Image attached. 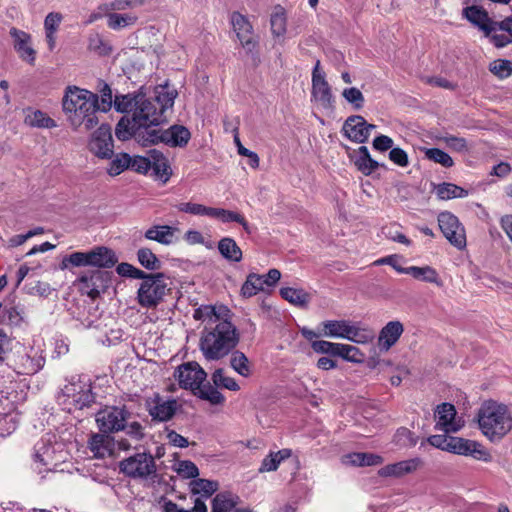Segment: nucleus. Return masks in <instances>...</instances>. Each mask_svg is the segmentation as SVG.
<instances>
[{"instance_id": "f257e3e1", "label": "nucleus", "mask_w": 512, "mask_h": 512, "mask_svg": "<svg viewBox=\"0 0 512 512\" xmlns=\"http://www.w3.org/2000/svg\"><path fill=\"white\" fill-rule=\"evenodd\" d=\"M62 110L72 129L92 130L99 123L98 94L69 85L62 98Z\"/></svg>"}, {"instance_id": "f03ea898", "label": "nucleus", "mask_w": 512, "mask_h": 512, "mask_svg": "<svg viewBox=\"0 0 512 512\" xmlns=\"http://www.w3.org/2000/svg\"><path fill=\"white\" fill-rule=\"evenodd\" d=\"M478 428L491 442L503 439L512 429V414L508 406L497 401L483 402L477 412Z\"/></svg>"}, {"instance_id": "7ed1b4c3", "label": "nucleus", "mask_w": 512, "mask_h": 512, "mask_svg": "<svg viewBox=\"0 0 512 512\" xmlns=\"http://www.w3.org/2000/svg\"><path fill=\"white\" fill-rule=\"evenodd\" d=\"M239 342L235 326L223 319L211 330L204 331L200 339V349L207 360H219L230 353Z\"/></svg>"}, {"instance_id": "20e7f679", "label": "nucleus", "mask_w": 512, "mask_h": 512, "mask_svg": "<svg viewBox=\"0 0 512 512\" xmlns=\"http://www.w3.org/2000/svg\"><path fill=\"white\" fill-rule=\"evenodd\" d=\"M323 337L345 339L357 344H366L374 339V331L348 320H326L318 325Z\"/></svg>"}, {"instance_id": "39448f33", "label": "nucleus", "mask_w": 512, "mask_h": 512, "mask_svg": "<svg viewBox=\"0 0 512 512\" xmlns=\"http://www.w3.org/2000/svg\"><path fill=\"white\" fill-rule=\"evenodd\" d=\"M117 262L114 252L107 247L97 246L89 251H77L65 256L61 263L62 270L71 267L110 268Z\"/></svg>"}, {"instance_id": "423d86ee", "label": "nucleus", "mask_w": 512, "mask_h": 512, "mask_svg": "<svg viewBox=\"0 0 512 512\" xmlns=\"http://www.w3.org/2000/svg\"><path fill=\"white\" fill-rule=\"evenodd\" d=\"M168 290L164 274H150L140 283L137 301L143 308H155L163 301Z\"/></svg>"}, {"instance_id": "0eeeda50", "label": "nucleus", "mask_w": 512, "mask_h": 512, "mask_svg": "<svg viewBox=\"0 0 512 512\" xmlns=\"http://www.w3.org/2000/svg\"><path fill=\"white\" fill-rule=\"evenodd\" d=\"M190 132L184 126H172L169 129H151L145 135L139 134L138 142L143 146L164 143L171 147L183 146L188 143Z\"/></svg>"}, {"instance_id": "6e6552de", "label": "nucleus", "mask_w": 512, "mask_h": 512, "mask_svg": "<svg viewBox=\"0 0 512 512\" xmlns=\"http://www.w3.org/2000/svg\"><path fill=\"white\" fill-rule=\"evenodd\" d=\"M119 470L131 478L147 479L156 475V463L149 453H136L119 462Z\"/></svg>"}, {"instance_id": "1a4fd4ad", "label": "nucleus", "mask_w": 512, "mask_h": 512, "mask_svg": "<svg viewBox=\"0 0 512 512\" xmlns=\"http://www.w3.org/2000/svg\"><path fill=\"white\" fill-rule=\"evenodd\" d=\"M59 400L68 411L83 409L93 402L90 385L80 380L71 381L62 389Z\"/></svg>"}, {"instance_id": "9d476101", "label": "nucleus", "mask_w": 512, "mask_h": 512, "mask_svg": "<svg viewBox=\"0 0 512 512\" xmlns=\"http://www.w3.org/2000/svg\"><path fill=\"white\" fill-rule=\"evenodd\" d=\"M134 125L145 129H153V126H158L164 122L162 120V113L157 110V106L151 99H148L143 94H138V100L132 115Z\"/></svg>"}, {"instance_id": "9b49d317", "label": "nucleus", "mask_w": 512, "mask_h": 512, "mask_svg": "<svg viewBox=\"0 0 512 512\" xmlns=\"http://www.w3.org/2000/svg\"><path fill=\"white\" fill-rule=\"evenodd\" d=\"M449 442L448 452L450 453L471 457L485 463L492 461V455L489 450L478 441L450 436Z\"/></svg>"}, {"instance_id": "f8f14e48", "label": "nucleus", "mask_w": 512, "mask_h": 512, "mask_svg": "<svg viewBox=\"0 0 512 512\" xmlns=\"http://www.w3.org/2000/svg\"><path fill=\"white\" fill-rule=\"evenodd\" d=\"M438 224L444 237L459 250L466 247V233L458 218L450 212H442L438 216Z\"/></svg>"}, {"instance_id": "ddd939ff", "label": "nucleus", "mask_w": 512, "mask_h": 512, "mask_svg": "<svg viewBox=\"0 0 512 512\" xmlns=\"http://www.w3.org/2000/svg\"><path fill=\"white\" fill-rule=\"evenodd\" d=\"M128 416L124 408L106 407L96 414V423L101 432H118L125 428Z\"/></svg>"}, {"instance_id": "4468645a", "label": "nucleus", "mask_w": 512, "mask_h": 512, "mask_svg": "<svg viewBox=\"0 0 512 512\" xmlns=\"http://www.w3.org/2000/svg\"><path fill=\"white\" fill-rule=\"evenodd\" d=\"M174 376L181 388L194 392L205 382L207 374L197 362H187L177 368Z\"/></svg>"}, {"instance_id": "2eb2a0df", "label": "nucleus", "mask_w": 512, "mask_h": 512, "mask_svg": "<svg viewBox=\"0 0 512 512\" xmlns=\"http://www.w3.org/2000/svg\"><path fill=\"white\" fill-rule=\"evenodd\" d=\"M312 100L323 108H330L333 103L332 90L326 80L325 73L320 69V62L317 61L312 71Z\"/></svg>"}, {"instance_id": "dca6fc26", "label": "nucleus", "mask_w": 512, "mask_h": 512, "mask_svg": "<svg viewBox=\"0 0 512 512\" xmlns=\"http://www.w3.org/2000/svg\"><path fill=\"white\" fill-rule=\"evenodd\" d=\"M435 428L445 433H456L463 426L464 421L457 416L454 405L442 403L435 409Z\"/></svg>"}, {"instance_id": "f3484780", "label": "nucleus", "mask_w": 512, "mask_h": 512, "mask_svg": "<svg viewBox=\"0 0 512 512\" xmlns=\"http://www.w3.org/2000/svg\"><path fill=\"white\" fill-rule=\"evenodd\" d=\"M113 148L111 128L107 125H101L92 134L89 142L90 151L99 158L109 159L113 156Z\"/></svg>"}, {"instance_id": "a211bd4d", "label": "nucleus", "mask_w": 512, "mask_h": 512, "mask_svg": "<svg viewBox=\"0 0 512 512\" xmlns=\"http://www.w3.org/2000/svg\"><path fill=\"white\" fill-rule=\"evenodd\" d=\"M375 125L368 124L366 120L360 115L350 116L344 122L342 131L344 135L351 141L357 143H364L370 136Z\"/></svg>"}, {"instance_id": "6ab92c4d", "label": "nucleus", "mask_w": 512, "mask_h": 512, "mask_svg": "<svg viewBox=\"0 0 512 512\" xmlns=\"http://www.w3.org/2000/svg\"><path fill=\"white\" fill-rule=\"evenodd\" d=\"M76 284H78L79 290L82 294H85L92 300H95L99 297L101 290L104 287V273L100 270L82 272L78 276Z\"/></svg>"}, {"instance_id": "aec40b11", "label": "nucleus", "mask_w": 512, "mask_h": 512, "mask_svg": "<svg viewBox=\"0 0 512 512\" xmlns=\"http://www.w3.org/2000/svg\"><path fill=\"white\" fill-rule=\"evenodd\" d=\"M147 410L153 420L168 421L176 412L177 402L175 400H165L155 395L146 401Z\"/></svg>"}, {"instance_id": "412c9836", "label": "nucleus", "mask_w": 512, "mask_h": 512, "mask_svg": "<svg viewBox=\"0 0 512 512\" xmlns=\"http://www.w3.org/2000/svg\"><path fill=\"white\" fill-rule=\"evenodd\" d=\"M463 17H465L471 24L477 27L484 35L495 31L496 21L490 18L488 12L476 5L468 6L463 9Z\"/></svg>"}, {"instance_id": "4be33fe9", "label": "nucleus", "mask_w": 512, "mask_h": 512, "mask_svg": "<svg viewBox=\"0 0 512 512\" xmlns=\"http://www.w3.org/2000/svg\"><path fill=\"white\" fill-rule=\"evenodd\" d=\"M231 23L242 47L252 51L256 43L253 40V27L249 20L241 13L234 12L231 15Z\"/></svg>"}, {"instance_id": "5701e85b", "label": "nucleus", "mask_w": 512, "mask_h": 512, "mask_svg": "<svg viewBox=\"0 0 512 512\" xmlns=\"http://www.w3.org/2000/svg\"><path fill=\"white\" fill-rule=\"evenodd\" d=\"M10 35L13 38V46L19 57L29 64H34L36 51L32 47L31 35L16 28L10 30Z\"/></svg>"}, {"instance_id": "b1692460", "label": "nucleus", "mask_w": 512, "mask_h": 512, "mask_svg": "<svg viewBox=\"0 0 512 512\" xmlns=\"http://www.w3.org/2000/svg\"><path fill=\"white\" fill-rule=\"evenodd\" d=\"M88 448L94 458L104 459L113 456L115 441L107 433H94L88 440Z\"/></svg>"}, {"instance_id": "393cba45", "label": "nucleus", "mask_w": 512, "mask_h": 512, "mask_svg": "<svg viewBox=\"0 0 512 512\" xmlns=\"http://www.w3.org/2000/svg\"><path fill=\"white\" fill-rule=\"evenodd\" d=\"M44 364L41 357L32 356L21 348L13 360V368L18 374L30 375L38 372Z\"/></svg>"}, {"instance_id": "a878e982", "label": "nucleus", "mask_w": 512, "mask_h": 512, "mask_svg": "<svg viewBox=\"0 0 512 512\" xmlns=\"http://www.w3.org/2000/svg\"><path fill=\"white\" fill-rule=\"evenodd\" d=\"M423 461L416 457L403 460L397 463L388 464L379 470V475L383 477H402L406 474L413 473L421 468Z\"/></svg>"}, {"instance_id": "bb28decb", "label": "nucleus", "mask_w": 512, "mask_h": 512, "mask_svg": "<svg viewBox=\"0 0 512 512\" xmlns=\"http://www.w3.org/2000/svg\"><path fill=\"white\" fill-rule=\"evenodd\" d=\"M34 459L35 462L46 467L47 470H52L62 460V457L57 455L56 445L41 441L35 446Z\"/></svg>"}, {"instance_id": "cd10ccee", "label": "nucleus", "mask_w": 512, "mask_h": 512, "mask_svg": "<svg viewBox=\"0 0 512 512\" xmlns=\"http://www.w3.org/2000/svg\"><path fill=\"white\" fill-rule=\"evenodd\" d=\"M178 229L169 225H153L148 228L144 237L147 240L156 241L159 244L169 246L176 241Z\"/></svg>"}, {"instance_id": "c85d7f7f", "label": "nucleus", "mask_w": 512, "mask_h": 512, "mask_svg": "<svg viewBox=\"0 0 512 512\" xmlns=\"http://www.w3.org/2000/svg\"><path fill=\"white\" fill-rule=\"evenodd\" d=\"M403 331L404 327L400 321L388 322L380 331L379 346L384 350H389L398 341Z\"/></svg>"}, {"instance_id": "c756f323", "label": "nucleus", "mask_w": 512, "mask_h": 512, "mask_svg": "<svg viewBox=\"0 0 512 512\" xmlns=\"http://www.w3.org/2000/svg\"><path fill=\"white\" fill-rule=\"evenodd\" d=\"M155 97L152 102L157 106V110L162 113V120L165 121L164 113L174 105L177 91L168 85H160L155 88Z\"/></svg>"}, {"instance_id": "7c9ffc66", "label": "nucleus", "mask_w": 512, "mask_h": 512, "mask_svg": "<svg viewBox=\"0 0 512 512\" xmlns=\"http://www.w3.org/2000/svg\"><path fill=\"white\" fill-rule=\"evenodd\" d=\"M151 156V169L157 179L166 183L171 174V167L167 158L159 151L153 149L150 151Z\"/></svg>"}, {"instance_id": "2f4dec72", "label": "nucleus", "mask_w": 512, "mask_h": 512, "mask_svg": "<svg viewBox=\"0 0 512 512\" xmlns=\"http://www.w3.org/2000/svg\"><path fill=\"white\" fill-rule=\"evenodd\" d=\"M292 456V450L284 448L278 451H270L261 462L260 473L273 472L278 469L280 464Z\"/></svg>"}, {"instance_id": "473e14b6", "label": "nucleus", "mask_w": 512, "mask_h": 512, "mask_svg": "<svg viewBox=\"0 0 512 512\" xmlns=\"http://www.w3.org/2000/svg\"><path fill=\"white\" fill-rule=\"evenodd\" d=\"M408 275H411L414 279L423 281L426 283L434 284L438 287L443 285L439 273L431 266H410L407 271Z\"/></svg>"}, {"instance_id": "72a5a7b5", "label": "nucleus", "mask_w": 512, "mask_h": 512, "mask_svg": "<svg viewBox=\"0 0 512 512\" xmlns=\"http://www.w3.org/2000/svg\"><path fill=\"white\" fill-rule=\"evenodd\" d=\"M382 462L383 458L373 453H350L342 457V463L348 466H375Z\"/></svg>"}, {"instance_id": "f704fd0d", "label": "nucleus", "mask_w": 512, "mask_h": 512, "mask_svg": "<svg viewBox=\"0 0 512 512\" xmlns=\"http://www.w3.org/2000/svg\"><path fill=\"white\" fill-rule=\"evenodd\" d=\"M148 129H143L142 127H138V125H134L133 118H122L115 129L116 137L121 140L125 141L130 139L131 137H135L138 140L139 134L145 135V132Z\"/></svg>"}, {"instance_id": "c9c22d12", "label": "nucleus", "mask_w": 512, "mask_h": 512, "mask_svg": "<svg viewBox=\"0 0 512 512\" xmlns=\"http://www.w3.org/2000/svg\"><path fill=\"white\" fill-rule=\"evenodd\" d=\"M24 114V123L30 127L53 128L56 126L55 121L41 110L28 108Z\"/></svg>"}, {"instance_id": "e433bc0d", "label": "nucleus", "mask_w": 512, "mask_h": 512, "mask_svg": "<svg viewBox=\"0 0 512 512\" xmlns=\"http://www.w3.org/2000/svg\"><path fill=\"white\" fill-rule=\"evenodd\" d=\"M228 313L229 310L225 306L217 308L215 306L206 305L195 310L194 318L196 320H208L209 322L214 323L222 321Z\"/></svg>"}, {"instance_id": "4c0bfd02", "label": "nucleus", "mask_w": 512, "mask_h": 512, "mask_svg": "<svg viewBox=\"0 0 512 512\" xmlns=\"http://www.w3.org/2000/svg\"><path fill=\"white\" fill-rule=\"evenodd\" d=\"M354 164L364 175H370L378 168V163L371 158L366 146H360L358 148Z\"/></svg>"}, {"instance_id": "58836bf2", "label": "nucleus", "mask_w": 512, "mask_h": 512, "mask_svg": "<svg viewBox=\"0 0 512 512\" xmlns=\"http://www.w3.org/2000/svg\"><path fill=\"white\" fill-rule=\"evenodd\" d=\"M218 250L228 261L240 262L242 259V250L236 241L230 237H224L218 242Z\"/></svg>"}, {"instance_id": "ea45409f", "label": "nucleus", "mask_w": 512, "mask_h": 512, "mask_svg": "<svg viewBox=\"0 0 512 512\" xmlns=\"http://www.w3.org/2000/svg\"><path fill=\"white\" fill-rule=\"evenodd\" d=\"M280 295L289 303L301 308L306 307L310 301V295L303 289L285 287L280 290Z\"/></svg>"}, {"instance_id": "a19ab883", "label": "nucleus", "mask_w": 512, "mask_h": 512, "mask_svg": "<svg viewBox=\"0 0 512 512\" xmlns=\"http://www.w3.org/2000/svg\"><path fill=\"white\" fill-rule=\"evenodd\" d=\"M270 24L272 34L275 37H281L285 35L287 18L285 9L282 6L278 5L274 7L270 18Z\"/></svg>"}, {"instance_id": "79ce46f5", "label": "nucleus", "mask_w": 512, "mask_h": 512, "mask_svg": "<svg viewBox=\"0 0 512 512\" xmlns=\"http://www.w3.org/2000/svg\"><path fill=\"white\" fill-rule=\"evenodd\" d=\"M107 25L112 30H120L136 23L138 17L133 13H107Z\"/></svg>"}, {"instance_id": "37998d69", "label": "nucleus", "mask_w": 512, "mask_h": 512, "mask_svg": "<svg viewBox=\"0 0 512 512\" xmlns=\"http://www.w3.org/2000/svg\"><path fill=\"white\" fill-rule=\"evenodd\" d=\"M191 492L201 499H208L218 490V483L207 479H196L190 483Z\"/></svg>"}, {"instance_id": "c03bdc74", "label": "nucleus", "mask_w": 512, "mask_h": 512, "mask_svg": "<svg viewBox=\"0 0 512 512\" xmlns=\"http://www.w3.org/2000/svg\"><path fill=\"white\" fill-rule=\"evenodd\" d=\"M262 281H264V276L250 273L241 287V295L244 298H250L263 291Z\"/></svg>"}, {"instance_id": "a18cd8bd", "label": "nucleus", "mask_w": 512, "mask_h": 512, "mask_svg": "<svg viewBox=\"0 0 512 512\" xmlns=\"http://www.w3.org/2000/svg\"><path fill=\"white\" fill-rule=\"evenodd\" d=\"M212 218L218 219L222 223H230V222L239 223L246 232H248V233L251 232L248 222L243 217V215H241L238 212L226 210L223 208H215Z\"/></svg>"}, {"instance_id": "49530a36", "label": "nucleus", "mask_w": 512, "mask_h": 512, "mask_svg": "<svg viewBox=\"0 0 512 512\" xmlns=\"http://www.w3.org/2000/svg\"><path fill=\"white\" fill-rule=\"evenodd\" d=\"M230 366L239 375L247 378L252 374V366L247 356L241 351H234L230 357Z\"/></svg>"}, {"instance_id": "de8ad7c7", "label": "nucleus", "mask_w": 512, "mask_h": 512, "mask_svg": "<svg viewBox=\"0 0 512 512\" xmlns=\"http://www.w3.org/2000/svg\"><path fill=\"white\" fill-rule=\"evenodd\" d=\"M176 209L182 213H187L194 216H207L212 218L215 208L199 203L182 202L176 205Z\"/></svg>"}, {"instance_id": "09e8293b", "label": "nucleus", "mask_w": 512, "mask_h": 512, "mask_svg": "<svg viewBox=\"0 0 512 512\" xmlns=\"http://www.w3.org/2000/svg\"><path fill=\"white\" fill-rule=\"evenodd\" d=\"M199 398L210 402L213 405L222 404L225 401V397L216 388L211 386L209 383L199 385V388L193 392Z\"/></svg>"}, {"instance_id": "8fccbe9b", "label": "nucleus", "mask_w": 512, "mask_h": 512, "mask_svg": "<svg viewBox=\"0 0 512 512\" xmlns=\"http://www.w3.org/2000/svg\"><path fill=\"white\" fill-rule=\"evenodd\" d=\"M436 194L442 200H449L466 197L467 191L452 183H442L437 186Z\"/></svg>"}, {"instance_id": "3c124183", "label": "nucleus", "mask_w": 512, "mask_h": 512, "mask_svg": "<svg viewBox=\"0 0 512 512\" xmlns=\"http://www.w3.org/2000/svg\"><path fill=\"white\" fill-rule=\"evenodd\" d=\"M212 381L215 386L228 389L230 391H239L240 386L233 377L227 376L223 369H217L212 374Z\"/></svg>"}, {"instance_id": "603ef678", "label": "nucleus", "mask_w": 512, "mask_h": 512, "mask_svg": "<svg viewBox=\"0 0 512 512\" xmlns=\"http://www.w3.org/2000/svg\"><path fill=\"white\" fill-rule=\"evenodd\" d=\"M139 263L148 270H158L161 262L149 248H140L137 252Z\"/></svg>"}, {"instance_id": "864d4df0", "label": "nucleus", "mask_w": 512, "mask_h": 512, "mask_svg": "<svg viewBox=\"0 0 512 512\" xmlns=\"http://www.w3.org/2000/svg\"><path fill=\"white\" fill-rule=\"evenodd\" d=\"M392 442L400 448H408L417 444V437L409 429L402 427L396 431Z\"/></svg>"}, {"instance_id": "5fc2aeb1", "label": "nucleus", "mask_w": 512, "mask_h": 512, "mask_svg": "<svg viewBox=\"0 0 512 512\" xmlns=\"http://www.w3.org/2000/svg\"><path fill=\"white\" fill-rule=\"evenodd\" d=\"M138 100L137 95H120L114 99V108L120 113H131L133 115L136 101Z\"/></svg>"}, {"instance_id": "6e6d98bb", "label": "nucleus", "mask_w": 512, "mask_h": 512, "mask_svg": "<svg viewBox=\"0 0 512 512\" xmlns=\"http://www.w3.org/2000/svg\"><path fill=\"white\" fill-rule=\"evenodd\" d=\"M131 164V157L126 154L117 155L109 164L107 168V173L110 176H117L121 174L125 169L129 168Z\"/></svg>"}, {"instance_id": "4d7b16f0", "label": "nucleus", "mask_w": 512, "mask_h": 512, "mask_svg": "<svg viewBox=\"0 0 512 512\" xmlns=\"http://www.w3.org/2000/svg\"><path fill=\"white\" fill-rule=\"evenodd\" d=\"M342 97L353 106L355 110H360L364 106V95L356 87L345 88L342 91Z\"/></svg>"}, {"instance_id": "13d9d810", "label": "nucleus", "mask_w": 512, "mask_h": 512, "mask_svg": "<svg viewBox=\"0 0 512 512\" xmlns=\"http://www.w3.org/2000/svg\"><path fill=\"white\" fill-rule=\"evenodd\" d=\"M143 4V0H114L106 3L103 6V11L107 13H116V11H123L127 8L137 7Z\"/></svg>"}, {"instance_id": "bf43d9fd", "label": "nucleus", "mask_w": 512, "mask_h": 512, "mask_svg": "<svg viewBox=\"0 0 512 512\" xmlns=\"http://www.w3.org/2000/svg\"><path fill=\"white\" fill-rule=\"evenodd\" d=\"M425 156L427 159L442 165L443 167H451L454 162L453 159L441 149L438 148H430L425 151Z\"/></svg>"}, {"instance_id": "052dcab7", "label": "nucleus", "mask_w": 512, "mask_h": 512, "mask_svg": "<svg viewBox=\"0 0 512 512\" xmlns=\"http://www.w3.org/2000/svg\"><path fill=\"white\" fill-rule=\"evenodd\" d=\"M340 349V357L344 360L353 363H361L364 361V354L357 347L342 343Z\"/></svg>"}, {"instance_id": "680f3d73", "label": "nucleus", "mask_w": 512, "mask_h": 512, "mask_svg": "<svg viewBox=\"0 0 512 512\" xmlns=\"http://www.w3.org/2000/svg\"><path fill=\"white\" fill-rule=\"evenodd\" d=\"M490 71L497 77L507 78L512 73V62L509 60H495L490 64Z\"/></svg>"}, {"instance_id": "e2e57ef3", "label": "nucleus", "mask_w": 512, "mask_h": 512, "mask_svg": "<svg viewBox=\"0 0 512 512\" xmlns=\"http://www.w3.org/2000/svg\"><path fill=\"white\" fill-rule=\"evenodd\" d=\"M24 289L27 294L30 295H38L41 297H47L51 293V287L47 282L43 281H33L29 282L24 286Z\"/></svg>"}, {"instance_id": "0e129e2a", "label": "nucleus", "mask_w": 512, "mask_h": 512, "mask_svg": "<svg viewBox=\"0 0 512 512\" xmlns=\"http://www.w3.org/2000/svg\"><path fill=\"white\" fill-rule=\"evenodd\" d=\"M113 104L114 100L112 98V90L107 84H105L100 91V96L98 95V112H108Z\"/></svg>"}, {"instance_id": "69168bd1", "label": "nucleus", "mask_w": 512, "mask_h": 512, "mask_svg": "<svg viewBox=\"0 0 512 512\" xmlns=\"http://www.w3.org/2000/svg\"><path fill=\"white\" fill-rule=\"evenodd\" d=\"M234 502L225 494H218L213 499L212 512H230Z\"/></svg>"}, {"instance_id": "338daca9", "label": "nucleus", "mask_w": 512, "mask_h": 512, "mask_svg": "<svg viewBox=\"0 0 512 512\" xmlns=\"http://www.w3.org/2000/svg\"><path fill=\"white\" fill-rule=\"evenodd\" d=\"M134 171L142 174H146L151 169V156L150 153L148 157L143 156H135L131 157L130 167Z\"/></svg>"}, {"instance_id": "774afa93", "label": "nucleus", "mask_w": 512, "mask_h": 512, "mask_svg": "<svg viewBox=\"0 0 512 512\" xmlns=\"http://www.w3.org/2000/svg\"><path fill=\"white\" fill-rule=\"evenodd\" d=\"M484 36L489 38L490 42L497 48H503L512 44L511 38L505 32H501L500 30H495L489 33V35Z\"/></svg>"}]
</instances>
